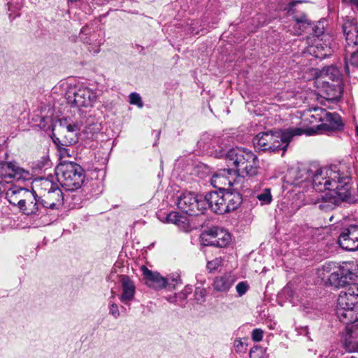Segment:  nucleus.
<instances>
[{"label": "nucleus", "instance_id": "obj_43", "mask_svg": "<svg viewBox=\"0 0 358 358\" xmlns=\"http://www.w3.org/2000/svg\"><path fill=\"white\" fill-rule=\"evenodd\" d=\"M180 215H181L180 214V213L176 211H172L166 215V222L175 224L176 222H177L178 218L180 217Z\"/></svg>", "mask_w": 358, "mask_h": 358}, {"label": "nucleus", "instance_id": "obj_1", "mask_svg": "<svg viewBox=\"0 0 358 358\" xmlns=\"http://www.w3.org/2000/svg\"><path fill=\"white\" fill-rule=\"evenodd\" d=\"M352 177L336 166H324L315 171V206L321 210H333L341 201H354Z\"/></svg>", "mask_w": 358, "mask_h": 358}, {"label": "nucleus", "instance_id": "obj_36", "mask_svg": "<svg viewBox=\"0 0 358 358\" xmlns=\"http://www.w3.org/2000/svg\"><path fill=\"white\" fill-rule=\"evenodd\" d=\"M313 298L311 297V293H308V296L306 299H301V306L303 310L306 313H310L313 308Z\"/></svg>", "mask_w": 358, "mask_h": 358}, {"label": "nucleus", "instance_id": "obj_44", "mask_svg": "<svg viewBox=\"0 0 358 358\" xmlns=\"http://www.w3.org/2000/svg\"><path fill=\"white\" fill-rule=\"evenodd\" d=\"M264 331L261 329H255L252 332V338L255 342L262 340Z\"/></svg>", "mask_w": 358, "mask_h": 358}, {"label": "nucleus", "instance_id": "obj_60", "mask_svg": "<svg viewBox=\"0 0 358 358\" xmlns=\"http://www.w3.org/2000/svg\"><path fill=\"white\" fill-rule=\"evenodd\" d=\"M15 17L16 16H13L11 13L9 14V19L10 20V21H13L15 18Z\"/></svg>", "mask_w": 358, "mask_h": 358}, {"label": "nucleus", "instance_id": "obj_27", "mask_svg": "<svg viewBox=\"0 0 358 358\" xmlns=\"http://www.w3.org/2000/svg\"><path fill=\"white\" fill-rule=\"evenodd\" d=\"M231 169H223L222 173H215L213 176L210 178V183L211 185L219 189V188H223L221 187V185H225L227 182H228V184L229 185H235L234 183H232L231 180H229L227 179L226 177H224L225 173H229Z\"/></svg>", "mask_w": 358, "mask_h": 358}, {"label": "nucleus", "instance_id": "obj_63", "mask_svg": "<svg viewBox=\"0 0 358 358\" xmlns=\"http://www.w3.org/2000/svg\"><path fill=\"white\" fill-rule=\"evenodd\" d=\"M356 134L358 136V125L356 127Z\"/></svg>", "mask_w": 358, "mask_h": 358}, {"label": "nucleus", "instance_id": "obj_24", "mask_svg": "<svg viewBox=\"0 0 358 358\" xmlns=\"http://www.w3.org/2000/svg\"><path fill=\"white\" fill-rule=\"evenodd\" d=\"M29 189L20 187L17 186H13L8 189L6 190V196L9 203L13 206H17L20 209L21 205L25 199Z\"/></svg>", "mask_w": 358, "mask_h": 358}, {"label": "nucleus", "instance_id": "obj_4", "mask_svg": "<svg viewBox=\"0 0 358 358\" xmlns=\"http://www.w3.org/2000/svg\"><path fill=\"white\" fill-rule=\"evenodd\" d=\"M221 141V138L215 137L211 140L210 145L205 143L204 147L208 149L212 145L213 148H215V145H217L218 148L210 151V155L215 158L224 157L229 167L244 166L248 162L257 159V155L247 148L236 147L226 151L220 145Z\"/></svg>", "mask_w": 358, "mask_h": 358}, {"label": "nucleus", "instance_id": "obj_12", "mask_svg": "<svg viewBox=\"0 0 358 358\" xmlns=\"http://www.w3.org/2000/svg\"><path fill=\"white\" fill-rule=\"evenodd\" d=\"M96 93L87 87L71 89L66 94L67 103L71 107L87 108L93 106Z\"/></svg>", "mask_w": 358, "mask_h": 358}, {"label": "nucleus", "instance_id": "obj_31", "mask_svg": "<svg viewBox=\"0 0 358 358\" xmlns=\"http://www.w3.org/2000/svg\"><path fill=\"white\" fill-rule=\"evenodd\" d=\"M100 125L98 123L89 122L85 126L83 131L86 135L87 138H92L95 134L100 131Z\"/></svg>", "mask_w": 358, "mask_h": 358}, {"label": "nucleus", "instance_id": "obj_8", "mask_svg": "<svg viewBox=\"0 0 358 358\" xmlns=\"http://www.w3.org/2000/svg\"><path fill=\"white\" fill-rule=\"evenodd\" d=\"M42 187L46 191L39 200L41 207L47 212L51 210H59L64 204L63 193L57 184L49 180L41 182Z\"/></svg>", "mask_w": 358, "mask_h": 358}, {"label": "nucleus", "instance_id": "obj_33", "mask_svg": "<svg viewBox=\"0 0 358 358\" xmlns=\"http://www.w3.org/2000/svg\"><path fill=\"white\" fill-rule=\"evenodd\" d=\"M327 26V21L326 19L323 18L319 20L317 22V24L315 25V38H317V37H322V34H326L324 33V30L326 27Z\"/></svg>", "mask_w": 358, "mask_h": 358}, {"label": "nucleus", "instance_id": "obj_42", "mask_svg": "<svg viewBox=\"0 0 358 358\" xmlns=\"http://www.w3.org/2000/svg\"><path fill=\"white\" fill-rule=\"evenodd\" d=\"M108 308H109V313L111 315H113L114 317V318L117 319L120 317V313L119 311V308H118L117 305L115 303H114L113 301H110Z\"/></svg>", "mask_w": 358, "mask_h": 358}, {"label": "nucleus", "instance_id": "obj_9", "mask_svg": "<svg viewBox=\"0 0 358 358\" xmlns=\"http://www.w3.org/2000/svg\"><path fill=\"white\" fill-rule=\"evenodd\" d=\"M178 208L184 213L190 216L203 214L205 207L202 203V195H198L193 192L185 191L177 197Z\"/></svg>", "mask_w": 358, "mask_h": 358}, {"label": "nucleus", "instance_id": "obj_50", "mask_svg": "<svg viewBox=\"0 0 358 358\" xmlns=\"http://www.w3.org/2000/svg\"><path fill=\"white\" fill-rule=\"evenodd\" d=\"M303 2H306V1H304V0H297V1L292 0V1L289 2L287 5L285 10H287V12H290L292 10V8L296 5V3H301Z\"/></svg>", "mask_w": 358, "mask_h": 358}, {"label": "nucleus", "instance_id": "obj_47", "mask_svg": "<svg viewBox=\"0 0 358 358\" xmlns=\"http://www.w3.org/2000/svg\"><path fill=\"white\" fill-rule=\"evenodd\" d=\"M349 63L352 66L358 67V50L352 53L349 59Z\"/></svg>", "mask_w": 358, "mask_h": 358}, {"label": "nucleus", "instance_id": "obj_10", "mask_svg": "<svg viewBox=\"0 0 358 358\" xmlns=\"http://www.w3.org/2000/svg\"><path fill=\"white\" fill-rule=\"evenodd\" d=\"M339 71L336 67L333 65H329L324 66L322 69H315V79L317 80L315 84L318 85L319 79L322 80V83L324 85L325 92L327 94V101H335L338 100L341 96V91H336L332 88L330 85L329 80L334 81L338 80ZM318 87V85H317Z\"/></svg>", "mask_w": 358, "mask_h": 358}, {"label": "nucleus", "instance_id": "obj_38", "mask_svg": "<svg viewBox=\"0 0 358 358\" xmlns=\"http://www.w3.org/2000/svg\"><path fill=\"white\" fill-rule=\"evenodd\" d=\"M129 103L133 105L142 108L143 103L139 94L136 92H132L129 95Z\"/></svg>", "mask_w": 358, "mask_h": 358}, {"label": "nucleus", "instance_id": "obj_45", "mask_svg": "<svg viewBox=\"0 0 358 358\" xmlns=\"http://www.w3.org/2000/svg\"><path fill=\"white\" fill-rule=\"evenodd\" d=\"M177 299H178V305L181 307L185 306V300L187 296L182 292V291L178 294H176Z\"/></svg>", "mask_w": 358, "mask_h": 358}, {"label": "nucleus", "instance_id": "obj_17", "mask_svg": "<svg viewBox=\"0 0 358 358\" xmlns=\"http://www.w3.org/2000/svg\"><path fill=\"white\" fill-rule=\"evenodd\" d=\"M333 36L329 34H322V37L315 38V58L324 59L333 54Z\"/></svg>", "mask_w": 358, "mask_h": 358}, {"label": "nucleus", "instance_id": "obj_51", "mask_svg": "<svg viewBox=\"0 0 358 358\" xmlns=\"http://www.w3.org/2000/svg\"><path fill=\"white\" fill-rule=\"evenodd\" d=\"M192 292V287L190 285H186L182 292L188 296Z\"/></svg>", "mask_w": 358, "mask_h": 358}, {"label": "nucleus", "instance_id": "obj_40", "mask_svg": "<svg viewBox=\"0 0 358 358\" xmlns=\"http://www.w3.org/2000/svg\"><path fill=\"white\" fill-rule=\"evenodd\" d=\"M222 263V259L220 258H215V259L212 261H209L207 263V268L210 271H213L216 270Z\"/></svg>", "mask_w": 358, "mask_h": 358}, {"label": "nucleus", "instance_id": "obj_15", "mask_svg": "<svg viewBox=\"0 0 358 358\" xmlns=\"http://www.w3.org/2000/svg\"><path fill=\"white\" fill-rule=\"evenodd\" d=\"M338 243L345 250H358V225L351 224L344 228L338 237Z\"/></svg>", "mask_w": 358, "mask_h": 358}, {"label": "nucleus", "instance_id": "obj_19", "mask_svg": "<svg viewBox=\"0 0 358 358\" xmlns=\"http://www.w3.org/2000/svg\"><path fill=\"white\" fill-rule=\"evenodd\" d=\"M39 200H41V197L36 194L35 191L33 189H29L20 210L27 215L42 213L43 208Z\"/></svg>", "mask_w": 358, "mask_h": 358}, {"label": "nucleus", "instance_id": "obj_28", "mask_svg": "<svg viewBox=\"0 0 358 358\" xmlns=\"http://www.w3.org/2000/svg\"><path fill=\"white\" fill-rule=\"evenodd\" d=\"M338 265H337L336 263L329 262L324 263V264L322 265V268H319L317 270V275L318 278H320L322 280H324L327 273H331L333 271L336 270V268Z\"/></svg>", "mask_w": 358, "mask_h": 358}, {"label": "nucleus", "instance_id": "obj_29", "mask_svg": "<svg viewBox=\"0 0 358 358\" xmlns=\"http://www.w3.org/2000/svg\"><path fill=\"white\" fill-rule=\"evenodd\" d=\"M194 173L201 178H205L212 173V171L209 166L200 163L194 168Z\"/></svg>", "mask_w": 358, "mask_h": 358}, {"label": "nucleus", "instance_id": "obj_6", "mask_svg": "<svg viewBox=\"0 0 358 358\" xmlns=\"http://www.w3.org/2000/svg\"><path fill=\"white\" fill-rule=\"evenodd\" d=\"M285 181L295 187L302 189L303 194L308 193V202H312V193L313 192V173L310 168L306 165H301L296 168L289 169L284 177Z\"/></svg>", "mask_w": 358, "mask_h": 358}, {"label": "nucleus", "instance_id": "obj_5", "mask_svg": "<svg viewBox=\"0 0 358 358\" xmlns=\"http://www.w3.org/2000/svg\"><path fill=\"white\" fill-rule=\"evenodd\" d=\"M55 174L61 186L66 191L79 189L85 180V171L80 165L73 162H64L55 168Z\"/></svg>", "mask_w": 358, "mask_h": 358}, {"label": "nucleus", "instance_id": "obj_26", "mask_svg": "<svg viewBox=\"0 0 358 358\" xmlns=\"http://www.w3.org/2000/svg\"><path fill=\"white\" fill-rule=\"evenodd\" d=\"M347 325L348 334L345 338V348L348 352H358V329L355 326Z\"/></svg>", "mask_w": 358, "mask_h": 358}, {"label": "nucleus", "instance_id": "obj_30", "mask_svg": "<svg viewBox=\"0 0 358 358\" xmlns=\"http://www.w3.org/2000/svg\"><path fill=\"white\" fill-rule=\"evenodd\" d=\"M343 30L344 34L346 36V40L348 41L350 40L352 41V37L357 33V27L355 24L348 21L343 24Z\"/></svg>", "mask_w": 358, "mask_h": 358}, {"label": "nucleus", "instance_id": "obj_23", "mask_svg": "<svg viewBox=\"0 0 358 358\" xmlns=\"http://www.w3.org/2000/svg\"><path fill=\"white\" fill-rule=\"evenodd\" d=\"M143 275L146 280V284L155 289L166 288L168 280L162 277L158 272L149 270L145 266L143 268Z\"/></svg>", "mask_w": 358, "mask_h": 358}, {"label": "nucleus", "instance_id": "obj_37", "mask_svg": "<svg viewBox=\"0 0 358 358\" xmlns=\"http://www.w3.org/2000/svg\"><path fill=\"white\" fill-rule=\"evenodd\" d=\"M250 358H265V352L260 346L252 347L249 352Z\"/></svg>", "mask_w": 358, "mask_h": 358}, {"label": "nucleus", "instance_id": "obj_32", "mask_svg": "<svg viewBox=\"0 0 358 358\" xmlns=\"http://www.w3.org/2000/svg\"><path fill=\"white\" fill-rule=\"evenodd\" d=\"M256 198L260 201L261 205L270 204L273 200L269 188H265L261 193L257 195Z\"/></svg>", "mask_w": 358, "mask_h": 358}, {"label": "nucleus", "instance_id": "obj_54", "mask_svg": "<svg viewBox=\"0 0 358 358\" xmlns=\"http://www.w3.org/2000/svg\"><path fill=\"white\" fill-rule=\"evenodd\" d=\"M85 0H68L69 4L77 6L78 3H83Z\"/></svg>", "mask_w": 358, "mask_h": 358}, {"label": "nucleus", "instance_id": "obj_64", "mask_svg": "<svg viewBox=\"0 0 358 358\" xmlns=\"http://www.w3.org/2000/svg\"><path fill=\"white\" fill-rule=\"evenodd\" d=\"M346 358H357L355 356L347 357Z\"/></svg>", "mask_w": 358, "mask_h": 358}, {"label": "nucleus", "instance_id": "obj_20", "mask_svg": "<svg viewBox=\"0 0 358 358\" xmlns=\"http://www.w3.org/2000/svg\"><path fill=\"white\" fill-rule=\"evenodd\" d=\"M122 292L119 299L125 305H129L134 299L136 286L134 281L127 275H119Z\"/></svg>", "mask_w": 358, "mask_h": 358}, {"label": "nucleus", "instance_id": "obj_39", "mask_svg": "<svg viewBox=\"0 0 358 358\" xmlns=\"http://www.w3.org/2000/svg\"><path fill=\"white\" fill-rule=\"evenodd\" d=\"M248 289L249 286L246 282H240L236 286V289L239 296L245 294Z\"/></svg>", "mask_w": 358, "mask_h": 358}, {"label": "nucleus", "instance_id": "obj_48", "mask_svg": "<svg viewBox=\"0 0 358 358\" xmlns=\"http://www.w3.org/2000/svg\"><path fill=\"white\" fill-rule=\"evenodd\" d=\"M80 129V124L78 122L73 123V124H69L66 126V130L69 132H71V133L77 132Z\"/></svg>", "mask_w": 358, "mask_h": 358}, {"label": "nucleus", "instance_id": "obj_22", "mask_svg": "<svg viewBox=\"0 0 358 358\" xmlns=\"http://www.w3.org/2000/svg\"><path fill=\"white\" fill-rule=\"evenodd\" d=\"M261 169L259 166V161L257 157V159L246 164L242 169V176L239 174L237 176L236 179L234 183L238 185L239 182L244 179V177H247L251 180H258L259 177L261 176Z\"/></svg>", "mask_w": 358, "mask_h": 358}, {"label": "nucleus", "instance_id": "obj_59", "mask_svg": "<svg viewBox=\"0 0 358 358\" xmlns=\"http://www.w3.org/2000/svg\"><path fill=\"white\" fill-rule=\"evenodd\" d=\"M115 292L113 289H111V296L110 299H113L115 298Z\"/></svg>", "mask_w": 358, "mask_h": 358}, {"label": "nucleus", "instance_id": "obj_11", "mask_svg": "<svg viewBox=\"0 0 358 358\" xmlns=\"http://www.w3.org/2000/svg\"><path fill=\"white\" fill-rule=\"evenodd\" d=\"M355 264L352 262H345L339 264L336 270L327 276V280L331 286L336 288L350 285V282L357 277L353 271Z\"/></svg>", "mask_w": 358, "mask_h": 358}, {"label": "nucleus", "instance_id": "obj_7", "mask_svg": "<svg viewBox=\"0 0 358 358\" xmlns=\"http://www.w3.org/2000/svg\"><path fill=\"white\" fill-rule=\"evenodd\" d=\"M315 135H330L334 132L342 131L344 123L341 117L336 113H330L326 109L315 106Z\"/></svg>", "mask_w": 358, "mask_h": 358}, {"label": "nucleus", "instance_id": "obj_25", "mask_svg": "<svg viewBox=\"0 0 358 358\" xmlns=\"http://www.w3.org/2000/svg\"><path fill=\"white\" fill-rule=\"evenodd\" d=\"M235 280L236 279L231 273H226L214 279L213 287L216 292L226 293L231 289Z\"/></svg>", "mask_w": 358, "mask_h": 358}, {"label": "nucleus", "instance_id": "obj_16", "mask_svg": "<svg viewBox=\"0 0 358 358\" xmlns=\"http://www.w3.org/2000/svg\"><path fill=\"white\" fill-rule=\"evenodd\" d=\"M238 187L233 189L222 188L224 207L223 214L237 210L243 203L242 194L237 190Z\"/></svg>", "mask_w": 358, "mask_h": 358}, {"label": "nucleus", "instance_id": "obj_55", "mask_svg": "<svg viewBox=\"0 0 358 358\" xmlns=\"http://www.w3.org/2000/svg\"><path fill=\"white\" fill-rule=\"evenodd\" d=\"M54 143L57 145V149L59 148V146H62V143L59 138L56 137L52 138Z\"/></svg>", "mask_w": 358, "mask_h": 358}, {"label": "nucleus", "instance_id": "obj_52", "mask_svg": "<svg viewBox=\"0 0 358 358\" xmlns=\"http://www.w3.org/2000/svg\"><path fill=\"white\" fill-rule=\"evenodd\" d=\"M295 21L297 24H303L306 22V17L305 15L302 16L301 17H296Z\"/></svg>", "mask_w": 358, "mask_h": 358}, {"label": "nucleus", "instance_id": "obj_34", "mask_svg": "<svg viewBox=\"0 0 358 358\" xmlns=\"http://www.w3.org/2000/svg\"><path fill=\"white\" fill-rule=\"evenodd\" d=\"M206 290L204 288L197 287L194 292V299L197 304H203L206 301Z\"/></svg>", "mask_w": 358, "mask_h": 358}, {"label": "nucleus", "instance_id": "obj_57", "mask_svg": "<svg viewBox=\"0 0 358 358\" xmlns=\"http://www.w3.org/2000/svg\"><path fill=\"white\" fill-rule=\"evenodd\" d=\"M345 73L347 75H350V69H349V66H348V62H345Z\"/></svg>", "mask_w": 358, "mask_h": 358}, {"label": "nucleus", "instance_id": "obj_2", "mask_svg": "<svg viewBox=\"0 0 358 358\" xmlns=\"http://www.w3.org/2000/svg\"><path fill=\"white\" fill-rule=\"evenodd\" d=\"M313 135V127L288 128L278 131H267L257 134L252 139V143L255 149L262 152H275L279 150L286 151L289 143L293 137L301 136Z\"/></svg>", "mask_w": 358, "mask_h": 358}, {"label": "nucleus", "instance_id": "obj_56", "mask_svg": "<svg viewBox=\"0 0 358 358\" xmlns=\"http://www.w3.org/2000/svg\"><path fill=\"white\" fill-rule=\"evenodd\" d=\"M350 2L358 10V0H350Z\"/></svg>", "mask_w": 358, "mask_h": 358}, {"label": "nucleus", "instance_id": "obj_61", "mask_svg": "<svg viewBox=\"0 0 358 358\" xmlns=\"http://www.w3.org/2000/svg\"><path fill=\"white\" fill-rule=\"evenodd\" d=\"M10 5H11V4H10V2H8V3H7L8 10H10Z\"/></svg>", "mask_w": 358, "mask_h": 358}, {"label": "nucleus", "instance_id": "obj_14", "mask_svg": "<svg viewBox=\"0 0 358 358\" xmlns=\"http://www.w3.org/2000/svg\"><path fill=\"white\" fill-rule=\"evenodd\" d=\"M29 171L20 167L16 162L0 161V179L1 182L10 183L13 180H27L30 179Z\"/></svg>", "mask_w": 358, "mask_h": 358}, {"label": "nucleus", "instance_id": "obj_13", "mask_svg": "<svg viewBox=\"0 0 358 358\" xmlns=\"http://www.w3.org/2000/svg\"><path fill=\"white\" fill-rule=\"evenodd\" d=\"M201 242L203 245L213 246L218 248L227 247L231 242L230 234L218 227H212L205 230L201 234Z\"/></svg>", "mask_w": 358, "mask_h": 358}, {"label": "nucleus", "instance_id": "obj_35", "mask_svg": "<svg viewBox=\"0 0 358 358\" xmlns=\"http://www.w3.org/2000/svg\"><path fill=\"white\" fill-rule=\"evenodd\" d=\"M166 279L168 280L166 287L169 289H175L177 285L182 283L180 275L178 273H173L171 277Z\"/></svg>", "mask_w": 358, "mask_h": 358}, {"label": "nucleus", "instance_id": "obj_21", "mask_svg": "<svg viewBox=\"0 0 358 358\" xmlns=\"http://www.w3.org/2000/svg\"><path fill=\"white\" fill-rule=\"evenodd\" d=\"M79 38L84 43L91 45L89 48V51L94 54H97L100 52V45L101 44V41L98 40L96 34L92 30V28L89 25L84 26L80 33Z\"/></svg>", "mask_w": 358, "mask_h": 358}, {"label": "nucleus", "instance_id": "obj_3", "mask_svg": "<svg viewBox=\"0 0 358 358\" xmlns=\"http://www.w3.org/2000/svg\"><path fill=\"white\" fill-rule=\"evenodd\" d=\"M336 315L346 325L358 321V283H353L341 292L337 299Z\"/></svg>", "mask_w": 358, "mask_h": 358}, {"label": "nucleus", "instance_id": "obj_53", "mask_svg": "<svg viewBox=\"0 0 358 358\" xmlns=\"http://www.w3.org/2000/svg\"><path fill=\"white\" fill-rule=\"evenodd\" d=\"M167 300L171 303H178L176 294H175L173 296H170L169 298H167Z\"/></svg>", "mask_w": 358, "mask_h": 358}, {"label": "nucleus", "instance_id": "obj_62", "mask_svg": "<svg viewBox=\"0 0 358 358\" xmlns=\"http://www.w3.org/2000/svg\"><path fill=\"white\" fill-rule=\"evenodd\" d=\"M160 135V131H157V137L159 138V136Z\"/></svg>", "mask_w": 358, "mask_h": 358}, {"label": "nucleus", "instance_id": "obj_46", "mask_svg": "<svg viewBox=\"0 0 358 358\" xmlns=\"http://www.w3.org/2000/svg\"><path fill=\"white\" fill-rule=\"evenodd\" d=\"M57 150L62 157L71 156V154L69 153L70 150L67 148L64 144H62V146H59V148Z\"/></svg>", "mask_w": 358, "mask_h": 358}, {"label": "nucleus", "instance_id": "obj_58", "mask_svg": "<svg viewBox=\"0 0 358 358\" xmlns=\"http://www.w3.org/2000/svg\"><path fill=\"white\" fill-rule=\"evenodd\" d=\"M6 191V188L4 185L2 184V182L0 181V195Z\"/></svg>", "mask_w": 358, "mask_h": 358}, {"label": "nucleus", "instance_id": "obj_49", "mask_svg": "<svg viewBox=\"0 0 358 358\" xmlns=\"http://www.w3.org/2000/svg\"><path fill=\"white\" fill-rule=\"evenodd\" d=\"M180 227H185L187 225V219L183 215H180V218H178L177 222L174 224Z\"/></svg>", "mask_w": 358, "mask_h": 358}, {"label": "nucleus", "instance_id": "obj_18", "mask_svg": "<svg viewBox=\"0 0 358 358\" xmlns=\"http://www.w3.org/2000/svg\"><path fill=\"white\" fill-rule=\"evenodd\" d=\"M202 203L204 204L205 210L207 208L217 214H223V194L222 188L218 191H210L202 196Z\"/></svg>", "mask_w": 358, "mask_h": 358}, {"label": "nucleus", "instance_id": "obj_41", "mask_svg": "<svg viewBox=\"0 0 358 358\" xmlns=\"http://www.w3.org/2000/svg\"><path fill=\"white\" fill-rule=\"evenodd\" d=\"M296 331H297L299 335L305 336L307 338L308 341H309V342L312 341V338L310 336V332L309 331V329H308V326L300 327L296 329Z\"/></svg>", "mask_w": 358, "mask_h": 358}]
</instances>
